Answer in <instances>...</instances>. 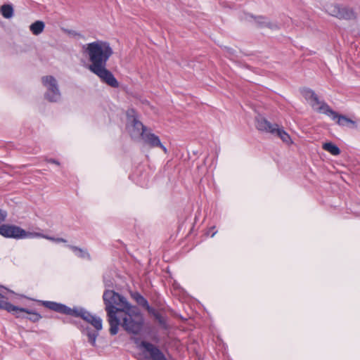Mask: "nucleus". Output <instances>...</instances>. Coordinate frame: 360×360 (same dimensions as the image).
<instances>
[{"label": "nucleus", "instance_id": "nucleus-7", "mask_svg": "<svg viewBox=\"0 0 360 360\" xmlns=\"http://www.w3.org/2000/svg\"><path fill=\"white\" fill-rule=\"evenodd\" d=\"M340 127L354 129L359 127V122L357 120L345 115H339L331 110L328 115Z\"/></svg>", "mask_w": 360, "mask_h": 360}, {"label": "nucleus", "instance_id": "nucleus-15", "mask_svg": "<svg viewBox=\"0 0 360 360\" xmlns=\"http://www.w3.org/2000/svg\"><path fill=\"white\" fill-rule=\"evenodd\" d=\"M0 308L2 309H5L8 312H18V311L24 310V308H20L13 305L7 301V298L4 295L3 292H0Z\"/></svg>", "mask_w": 360, "mask_h": 360}, {"label": "nucleus", "instance_id": "nucleus-1", "mask_svg": "<svg viewBox=\"0 0 360 360\" xmlns=\"http://www.w3.org/2000/svg\"><path fill=\"white\" fill-rule=\"evenodd\" d=\"M103 297L111 335L117 334L120 326L133 334H138L141 331L144 320L135 306L113 290L105 291Z\"/></svg>", "mask_w": 360, "mask_h": 360}, {"label": "nucleus", "instance_id": "nucleus-23", "mask_svg": "<svg viewBox=\"0 0 360 360\" xmlns=\"http://www.w3.org/2000/svg\"><path fill=\"white\" fill-rule=\"evenodd\" d=\"M6 217V212L0 210V221H4Z\"/></svg>", "mask_w": 360, "mask_h": 360}, {"label": "nucleus", "instance_id": "nucleus-4", "mask_svg": "<svg viewBox=\"0 0 360 360\" xmlns=\"http://www.w3.org/2000/svg\"><path fill=\"white\" fill-rule=\"evenodd\" d=\"M41 83L45 89L43 97L49 103H58L62 99V92L56 77L51 75H44L41 77Z\"/></svg>", "mask_w": 360, "mask_h": 360}, {"label": "nucleus", "instance_id": "nucleus-21", "mask_svg": "<svg viewBox=\"0 0 360 360\" xmlns=\"http://www.w3.org/2000/svg\"><path fill=\"white\" fill-rule=\"evenodd\" d=\"M132 297L139 305L145 307L150 311V309L148 305L147 301L141 295L138 293H134L132 295Z\"/></svg>", "mask_w": 360, "mask_h": 360}, {"label": "nucleus", "instance_id": "nucleus-18", "mask_svg": "<svg viewBox=\"0 0 360 360\" xmlns=\"http://www.w3.org/2000/svg\"><path fill=\"white\" fill-rule=\"evenodd\" d=\"M323 148L330 153L333 155H338L340 153L339 148L332 142H326L323 143Z\"/></svg>", "mask_w": 360, "mask_h": 360}, {"label": "nucleus", "instance_id": "nucleus-20", "mask_svg": "<svg viewBox=\"0 0 360 360\" xmlns=\"http://www.w3.org/2000/svg\"><path fill=\"white\" fill-rule=\"evenodd\" d=\"M21 312H25L28 314L30 315V316L29 317V319L31 320L33 322H37L38 321H39L41 319V316L40 314H39L38 313H36V312H34V311H30L26 309H24V310L22 311H18L17 313L16 312H14V314L17 316V317H20V313Z\"/></svg>", "mask_w": 360, "mask_h": 360}, {"label": "nucleus", "instance_id": "nucleus-6", "mask_svg": "<svg viewBox=\"0 0 360 360\" xmlns=\"http://www.w3.org/2000/svg\"><path fill=\"white\" fill-rule=\"evenodd\" d=\"M300 92L314 110L319 113L326 114L328 116L332 110L326 103L319 99L314 91L304 87L300 90Z\"/></svg>", "mask_w": 360, "mask_h": 360}, {"label": "nucleus", "instance_id": "nucleus-12", "mask_svg": "<svg viewBox=\"0 0 360 360\" xmlns=\"http://www.w3.org/2000/svg\"><path fill=\"white\" fill-rule=\"evenodd\" d=\"M256 25L261 29L276 31L280 29L279 25L273 20H270L262 16H258L255 18Z\"/></svg>", "mask_w": 360, "mask_h": 360}, {"label": "nucleus", "instance_id": "nucleus-14", "mask_svg": "<svg viewBox=\"0 0 360 360\" xmlns=\"http://www.w3.org/2000/svg\"><path fill=\"white\" fill-rule=\"evenodd\" d=\"M46 238L47 240L54 241L56 243H60V242L65 243V240L63 238H52V237L44 235L39 232L27 231L24 230V233H22V238Z\"/></svg>", "mask_w": 360, "mask_h": 360}, {"label": "nucleus", "instance_id": "nucleus-11", "mask_svg": "<svg viewBox=\"0 0 360 360\" xmlns=\"http://www.w3.org/2000/svg\"><path fill=\"white\" fill-rule=\"evenodd\" d=\"M141 141L151 148L159 147L165 153H167V148L162 144L159 137L150 131H146Z\"/></svg>", "mask_w": 360, "mask_h": 360}, {"label": "nucleus", "instance_id": "nucleus-10", "mask_svg": "<svg viewBox=\"0 0 360 360\" xmlns=\"http://www.w3.org/2000/svg\"><path fill=\"white\" fill-rule=\"evenodd\" d=\"M144 357L142 360H165L164 356L153 345L143 342Z\"/></svg>", "mask_w": 360, "mask_h": 360}, {"label": "nucleus", "instance_id": "nucleus-17", "mask_svg": "<svg viewBox=\"0 0 360 360\" xmlns=\"http://www.w3.org/2000/svg\"><path fill=\"white\" fill-rule=\"evenodd\" d=\"M274 134H276L280 139L287 144H292V141L290 135L285 132L283 129L278 128V126L276 128Z\"/></svg>", "mask_w": 360, "mask_h": 360}, {"label": "nucleus", "instance_id": "nucleus-2", "mask_svg": "<svg viewBox=\"0 0 360 360\" xmlns=\"http://www.w3.org/2000/svg\"><path fill=\"white\" fill-rule=\"evenodd\" d=\"M82 52L90 62L88 69L97 75L101 82L112 88L120 86L112 73L106 68L108 60L114 53L108 41L97 39L86 43L82 46Z\"/></svg>", "mask_w": 360, "mask_h": 360}, {"label": "nucleus", "instance_id": "nucleus-13", "mask_svg": "<svg viewBox=\"0 0 360 360\" xmlns=\"http://www.w3.org/2000/svg\"><path fill=\"white\" fill-rule=\"evenodd\" d=\"M277 124H271L264 117L257 119L256 127L259 131L274 134Z\"/></svg>", "mask_w": 360, "mask_h": 360}, {"label": "nucleus", "instance_id": "nucleus-22", "mask_svg": "<svg viewBox=\"0 0 360 360\" xmlns=\"http://www.w3.org/2000/svg\"><path fill=\"white\" fill-rule=\"evenodd\" d=\"M87 335L89 338V341L92 345H95L96 344V340L98 335V333L96 332H89L88 331Z\"/></svg>", "mask_w": 360, "mask_h": 360}, {"label": "nucleus", "instance_id": "nucleus-8", "mask_svg": "<svg viewBox=\"0 0 360 360\" xmlns=\"http://www.w3.org/2000/svg\"><path fill=\"white\" fill-rule=\"evenodd\" d=\"M326 11L330 15L338 18H350L353 16V13L351 11L335 4L326 5Z\"/></svg>", "mask_w": 360, "mask_h": 360}, {"label": "nucleus", "instance_id": "nucleus-9", "mask_svg": "<svg viewBox=\"0 0 360 360\" xmlns=\"http://www.w3.org/2000/svg\"><path fill=\"white\" fill-rule=\"evenodd\" d=\"M24 229L15 225L4 224L0 226V234L4 237L22 239Z\"/></svg>", "mask_w": 360, "mask_h": 360}, {"label": "nucleus", "instance_id": "nucleus-3", "mask_svg": "<svg viewBox=\"0 0 360 360\" xmlns=\"http://www.w3.org/2000/svg\"><path fill=\"white\" fill-rule=\"evenodd\" d=\"M42 304L46 307L58 312L81 316L86 322L91 323L97 330H100L103 328L101 319L91 314L88 311L82 309H72L65 305L53 302L44 301L42 302Z\"/></svg>", "mask_w": 360, "mask_h": 360}, {"label": "nucleus", "instance_id": "nucleus-5", "mask_svg": "<svg viewBox=\"0 0 360 360\" xmlns=\"http://www.w3.org/2000/svg\"><path fill=\"white\" fill-rule=\"evenodd\" d=\"M127 130L130 137L135 141L140 142L143 134L147 131L146 127L138 119L134 110H129L127 112Z\"/></svg>", "mask_w": 360, "mask_h": 360}, {"label": "nucleus", "instance_id": "nucleus-19", "mask_svg": "<svg viewBox=\"0 0 360 360\" xmlns=\"http://www.w3.org/2000/svg\"><path fill=\"white\" fill-rule=\"evenodd\" d=\"M0 13L4 18L6 19L11 18L13 16V8L10 4H4L0 7Z\"/></svg>", "mask_w": 360, "mask_h": 360}, {"label": "nucleus", "instance_id": "nucleus-16", "mask_svg": "<svg viewBox=\"0 0 360 360\" xmlns=\"http://www.w3.org/2000/svg\"><path fill=\"white\" fill-rule=\"evenodd\" d=\"M45 24L43 21L37 20L30 25V30L34 35L40 34L44 30Z\"/></svg>", "mask_w": 360, "mask_h": 360}, {"label": "nucleus", "instance_id": "nucleus-24", "mask_svg": "<svg viewBox=\"0 0 360 360\" xmlns=\"http://www.w3.org/2000/svg\"><path fill=\"white\" fill-rule=\"evenodd\" d=\"M49 162H52L53 164L58 165H59V163L56 160H51Z\"/></svg>", "mask_w": 360, "mask_h": 360}]
</instances>
